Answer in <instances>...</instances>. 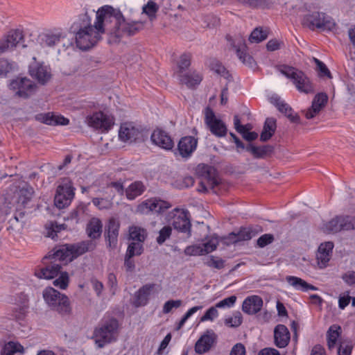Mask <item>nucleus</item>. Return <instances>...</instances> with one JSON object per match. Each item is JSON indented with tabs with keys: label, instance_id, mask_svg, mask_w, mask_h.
Instances as JSON below:
<instances>
[{
	"label": "nucleus",
	"instance_id": "obj_1",
	"mask_svg": "<svg viewBox=\"0 0 355 355\" xmlns=\"http://www.w3.org/2000/svg\"><path fill=\"white\" fill-rule=\"evenodd\" d=\"M102 13L105 15V27L110 35V40L114 42H119L125 35H134L142 26L139 22H126L121 12L110 6L106 5L100 8V18Z\"/></svg>",
	"mask_w": 355,
	"mask_h": 355
},
{
	"label": "nucleus",
	"instance_id": "obj_2",
	"mask_svg": "<svg viewBox=\"0 0 355 355\" xmlns=\"http://www.w3.org/2000/svg\"><path fill=\"white\" fill-rule=\"evenodd\" d=\"M100 18L99 9L96 12V18L94 26L89 25L80 28L76 33V43L78 49L87 50L95 45L101 38V35L106 30L105 27L104 14Z\"/></svg>",
	"mask_w": 355,
	"mask_h": 355
},
{
	"label": "nucleus",
	"instance_id": "obj_3",
	"mask_svg": "<svg viewBox=\"0 0 355 355\" xmlns=\"http://www.w3.org/2000/svg\"><path fill=\"white\" fill-rule=\"evenodd\" d=\"M119 328L118 321L114 318L103 319L99 325L95 328L94 338L98 348L115 341L117 338Z\"/></svg>",
	"mask_w": 355,
	"mask_h": 355
},
{
	"label": "nucleus",
	"instance_id": "obj_4",
	"mask_svg": "<svg viewBox=\"0 0 355 355\" xmlns=\"http://www.w3.org/2000/svg\"><path fill=\"white\" fill-rule=\"evenodd\" d=\"M277 70L290 79L300 92L310 94L314 92L311 80L303 71L288 65H279Z\"/></svg>",
	"mask_w": 355,
	"mask_h": 355
},
{
	"label": "nucleus",
	"instance_id": "obj_5",
	"mask_svg": "<svg viewBox=\"0 0 355 355\" xmlns=\"http://www.w3.org/2000/svg\"><path fill=\"white\" fill-rule=\"evenodd\" d=\"M43 297L51 309L64 315L71 312L68 297L52 287H48L43 291Z\"/></svg>",
	"mask_w": 355,
	"mask_h": 355
},
{
	"label": "nucleus",
	"instance_id": "obj_6",
	"mask_svg": "<svg viewBox=\"0 0 355 355\" xmlns=\"http://www.w3.org/2000/svg\"><path fill=\"white\" fill-rule=\"evenodd\" d=\"M10 191L13 193V195L10 198V196L8 194L6 201H8L9 209L15 207L17 211H20L26 207V204L31 200L33 193V189L28 185H25L21 188L12 187Z\"/></svg>",
	"mask_w": 355,
	"mask_h": 355
},
{
	"label": "nucleus",
	"instance_id": "obj_7",
	"mask_svg": "<svg viewBox=\"0 0 355 355\" xmlns=\"http://www.w3.org/2000/svg\"><path fill=\"white\" fill-rule=\"evenodd\" d=\"M196 173L200 179L197 190L201 193H205L209 189H213L218 184L216 171L212 166L200 164L197 166Z\"/></svg>",
	"mask_w": 355,
	"mask_h": 355
},
{
	"label": "nucleus",
	"instance_id": "obj_8",
	"mask_svg": "<svg viewBox=\"0 0 355 355\" xmlns=\"http://www.w3.org/2000/svg\"><path fill=\"white\" fill-rule=\"evenodd\" d=\"M87 125L101 133L108 132L114 124V118L102 112H95L89 114L85 118Z\"/></svg>",
	"mask_w": 355,
	"mask_h": 355
},
{
	"label": "nucleus",
	"instance_id": "obj_9",
	"mask_svg": "<svg viewBox=\"0 0 355 355\" xmlns=\"http://www.w3.org/2000/svg\"><path fill=\"white\" fill-rule=\"evenodd\" d=\"M166 220L171 223L175 230L182 233L191 235V222L188 211L175 208L168 212L166 216Z\"/></svg>",
	"mask_w": 355,
	"mask_h": 355
},
{
	"label": "nucleus",
	"instance_id": "obj_10",
	"mask_svg": "<svg viewBox=\"0 0 355 355\" xmlns=\"http://www.w3.org/2000/svg\"><path fill=\"white\" fill-rule=\"evenodd\" d=\"M75 188L69 178H64L58 186L54 198L55 205L59 209L68 207L75 196Z\"/></svg>",
	"mask_w": 355,
	"mask_h": 355
},
{
	"label": "nucleus",
	"instance_id": "obj_11",
	"mask_svg": "<svg viewBox=\"0 0 355 355\" xmlns=\"http://www.w3.org/2000/svg\"><path fill=\"white\" fill-rule=\"evenodd\" d=\"M304 22L311 30L332 31L336 26L333 19L324 12H314L304 18Z\"/></svg>",
	"mask_w": 355,
	"mask_h": 355
},
{
	"label": "nucleus",
	"instance_id": "obj_12",
	"mask_svg": "<svg viewBox=\"0 0 355 355\" xmlns=\"http://www.w3.org/2000/svg\"><path fill=\"white\" fill-rule=\"evenodd\" d=\"M8 86L16 96L23 98L30 97L36 89V85L27 78H16L10 81Z\"/></svg>",
	"mask_w": 355,
	"mask_h": 355
},
{
	"label": "nucleus",
	"instance_id": "obj_13",
	"mask_svg": "<svg viewBox=\"0 0 355 355\" xmlns=\"http://www.w3.org/2000/svg\"><path fill=\"white\" fill-rule=\"evenodd\" d=\"M355 228V218L349 216H339L331 219L323 226L327 233H336L341 230H351Z\"/></svg>",
	"mask_w": 355,
	"mask_h": 355
},
{
	"label": "nucleus",
	"instance_id": "obj_14",
	"mask_svg": "<svg viewBox=\"0 0 355 355\" xmlns=\"http://www.w3.org/2000/svg\"><path fill=\"white\" fill-rule=\"evenodd\" d=\"M205 123L214 136L223 137L227 135V128L225 123L218 119L214 111L209 107L205 110Z\"/></svg>",
	"mask_w": 355,
	"mask_h": 355
},
{
	"label": "nucleus",
	"instance_id": "obj_15",
	"mask_svg": "<svg viewBox=\"0 0 355 355\" xmlns=\"http://www.w3.org/2000/svg\"><path fill=\"white\" fill-rule=\"evenodd\" d=\"M29 64L30 76L42 85L46 84L51 78V70L49 66L42 62H37L35 57Z\"/></svg>",
	"mask_w": 355,
	"mask_h": 355
},
{
	"label": "nucleus",
	"instance_id": "obj_16",
	"mask_svg": "<svg viewBox=\"0 0 355 355\" xmlns=\"http://www.w3.org/2000/svg\"><path fill=\"white\" fill-rule=\"evenodd\" d=\"M171 205L159 198H153L147 199L140 203L137 207V212L141 214H148L150 212L162 214L169 209Z\"/></svg>",
	"mask_w": 355,
	"mask_h": 355
},
{
	"label": "nucleus",
	"instance_id": "obj_17",
	"mask_svg": "<svg viewBox=\"0 0 355 355\" xmlns=\"http://www.w3.org/2000/svg\"><path fill=\"white\" fill-rule=\"evenodd\" d=\"M141 130L132 122H125L121 124L119 130V139L124 143H132L141 136Z\"/></svg>",
	"mask_w": 355,
	"mask_h": 355
},
{
	"label": "nucleus",
	"instance_id": "obj_18",
	"mask_svg": "<svg viewBox=\"0 0 355 355\" xmlns=\"http://www.w3.org/2000/svg\"><path fill=\"white\" fill-rule=\"evenodd\" d=\"M152 143L166 150H171L174 147V142L169 134L159 128L153 130L150 136Z\"/></svg>",
	"mask_w": 355,
	"mask_h": 355
},
{
	"label": "nucleus",
	"instance_id": "obj_19",
	"mask_svg": "<svg viewBox=\"0 0 355 355\" xmlns=\"http://www.w3.org/2000/svg\"><path fill=\"white\" fill-rule=\"evenodd\" d=\"M236 40L237 43L233 42L232 45L235 49L237 56L243 64L252 67L254 65V60L247 53V46L245 40L242 37H239Z\"/></svg>",
	"mask_w": 355,
	"mask_h": 355
},
{
	"label": "nucleus",
	"instance_id": "obj_20",
	"mask_svg": "<svg viewBox=\"0 0 355 355\" xmlns=\"http://www.w3.org/2000/svg\"><path fill=\"white\" fill-rule=\"evenodd\" d=\"M291 340L288 329L284 324H279L274 329V343L278 348H285Z\"/></svg>",
	"mask_w": 355,
	"mask_h": 355
},
{
	"label": "nucleus",
	"instance_id": "obj_21",
	"mask_svg": "<svg viewBox=\"0 0 355 355\" xmlns=\"http://www.w3.org/2000/svg\"><path fill=\"white\" fill-rule=\"evenodd\" d=\"M198 145V140L193 137L186 136L180 139L178 149L182 157H189L195 151Z\"/></svg>",
	"mask_w": 355,
	"mask_h": 355
},
{
	"label": "nucleus",
	"instance_id": "obj_22",
	"mask_svg": "<svg viewBox=\"0 0 355 355\" xmlns=\"http://www.w3.org/2000/svg\"><path fill=\"white\" fill-rule=\"evenodd\" d=\"M263 306V300L258 295H251L243 302L242 310L248 315H254L261 311Z\"/></svg>",
	"mask_w": 355,
	"mask_h": 355
},
{
	"label": "nucleus",
	"instance_id": "obj_23",
	"mask_svg": "<svg viewBox=\"0 0 355 355\" xmlns=\"http://www.w3.org/2000/svg\"><path fill=\"white\" fill-rule=\"evenodd\" d=\"M22 38L23 35L21 31L12 30L9 31L6 37L0 42V53L15 47Z\"/></svg>",
	"mask_w": 355,
	"mask_h": 355
},
{
	"label": "nucleus",
	"instance_id": "obj_24",
	"mask_svg": "<svg viewBox=\"0 0 355 355\" xmlns=\"http://www.w3.org/2000/svg\"><path fill=\"white\" fill-rule=\"evenodd\" d=\"M270 100V102L277 107L278 110L284 114L291 121L296 123L299 121L298 116L294 114L293 110L289 105L282 101L279 96L276 94L272 95Z\"/></svg>",
	"mask_w": 355,
	"mask_h": 355
},
{
	"label": "nucleus",
	"instance_id": "obj_25",
	"mask_svg": "<svg viewBox=\"0 0 355 355\" xmlns=\"http://www.w3.org/2000/svg\"><path fill=\"white\" fill-rule=\"evenodd\" d=\"M36 119L49 125H65L69 123V120L68 119L61 114H56L53 112L37 114L36 116Z\"/></svg>",
	"mask_w": 355,
	"mask_h": 355
},
{
	"label": "nucleus",
	"instance_id": "obj_26",
	"mask_svg": "<svg viewBox=\"0 0 355 355\" xmlns=\"http://www.w3.org/2000/svg\"><path fill=\"white\" fill-rule=\"evenodd\" d=\"M333 248L334 243L331 241L320 244L317 253V260L320 268H322L327 266L330 260Z\"/></svg>",
	"mask_w": 355,
	"mask_h": 355
},
{
	"label": "nucleus",
	"instance_id": "obj_27",
	"mask_svg": "<svg viewBox=\"0 0 355 355\" xmlns=\"http://www.w3.org/2000/svg\"><path fill=\"white\" fill-rule=\"evenodd\" d=\"M154 286L153 284H148L139 288L135 293L133 305L136 307L146 305Z\"/></svg>",
	"mask_w": 355,
	"mask_h": 355
},
{
	"label": "nucleus",
	"instance_id": "obj_28",
	"mask_svg": "<svg viewBox=\"0 0 355 355\" xmlns=\"http://www.w3.org/2000/svg\"><path fill=\"white\" fill-rule=\"evenodd\" d=\"M328 101V96L325 93H319L316 94L313 100L311 107L306 111V117L308 119L313 118L326 105Z\"/></svg>",
	"mask_w": 355,
	"mask_h": 355
},
{
	"label": "nucleus",
	"instance_id": "obj_29",
	"mask_svg": "<svg viewBox=\"0 0 355 355\" xmlns=\"http://www.w3.org/2000/svg\"><path fill=\"white\" fill-rule=\"evenodd\" d=\"M19 301L13 308L12 317L17 320H21L26 315L28 309V297L24 293L19 295Z\"/></svg>",
	"mask_w": 355,
	"mask_h": 355
},
{
	"label": "nucleus",
	"instance_id": "obj_30",
	"mask_svg": "<svg viewBox=\"0 0 355 355\" xmlns=\"http://www.w3.org/2000/svg\"><path fill=\"white\" fill-rule=\"evenodd\" d=\"M342 329L338 324H333L329 327L327 332V342L329 349H334L341 336Z\"/></svg>",
	"mask_w": 355,
	"mask_h": 355
},
{
	"label": "nucleus",
	"instance_id": "obj_31",
	"mask_svg": "<svg viewBox=\"0 0 355 355\" xmlns=\"http://www.w3.org/2000/svg\"><path fill=\"white\" fill-rule=\"evenodd\" d=\"M286 279L288 284L296 290L302 291L304 292L317 290L315 286L308 284L306 282L300 277L295 276H287Z\"/></svg>",
	"mask_w": 355,
	"mask_h": 355
},
{
	"label": "nucleus",
	"instance_id": "obj_32",
	"mask_svg": "<svg viewBox=\"0 0 355 355\" xmlns=\"http://www.w3.org/2000/svg\"><path fill=\"white\" fill-rule=\"evenodd\" d=\"M73 252L69 245H64L56 249L52 255H49L55 260L69 262L73 259Z\"/></svg>",
	"mask_w": 355,
	"mask_h": 355
},
{
	"label": "nucleus",
	"instance_id": "obj_33",
	"mask_svg": "<svg viewBox=\"0 0 355 355\" xmlns=\"http://www.w3.org/2000/svg\"><path fill=\"white\" fill-rule=\"evenodd\" d=\"M202 76L196 71L187 73L180 77V81L189 88H194L202 81Z\"/></svg>",
	"mask_w": 355,
	"mask_h": 355
},
{
	"label": "nucleus",
	"instance_id": "obj_34",
	"mask_svg": "<svg viewBox=\"0 0 355 355\" xmlns=\"http://www.w3.org/2000/svg\"><path fill=\"white\" fill-rule=\"evenodd\" d=\"M145 189L146 187L143 182L135 181L131 183L125 190L126 198L130 200H132L141 196L144 192Z\"/></svg>",
	"mask_w": 355,
	"mask_h": 355
},
{
	"label": "nucleus",
	"instance_id": "obj_35",
	"mask_svg": "<svg viewBox=\"0 0 355 355\" xmlns=\"http://www.w3.org/2000/svg\"><path fill=\"white\" fill-rule=\"evenodd\" d=\"M61 266L58 263H53L49 266L42 268L35 272V275L40 279H51L56 277L60 272Z\"/></svg>",
	"mask_w": 355,
	"mask_h": 355
},
{
	"label": "nucleus",
	"instance_id": "obj_36",
	"mask_svg": "<svg viewBox=\"0 0 355 355\" xmlns=\"http://www.w3.org/2000/svg\"><path fill=\"white\" fill-rule=\"evenodd\" d=\"M89 216L88 205L80 203L76 209L70 214V219L74 220L76 223L85 221Z\"/></svg>",
	"mask_w": 355,
	"mask_h": 355
},
{
	"label": "nucleus",
	"instance_id": "obj_37",
	"mask_svg": "<svg viewBox=\"0 0 355 355\" xmlns=\"http://www.w3.org/2000/svg\"><path fill=\"white\" fill-rule=\"evenodd\" d=\"M119 223L115 219L112 218L107 225V239L110 247L115 246L119 235Z\"/></svg>",
	"mask_w": 355,
	"mask_h": 355
},
{
	"label": "nucleus",
	"instance_id": "obj_38",
	"mask_svg": "<svg viewBox=\"0 0 355 355\" xmlns=\"http://www.w3.org/2000/svg\"><path fill=\"white\" fill-rule=\"evenodd\" d=\"M276 130V121L273 118H267L264 123L263 130L260 135L262 141L269 140L274 135Z\"/></svg>",
	"mask_w": 355,
	"mask_h": 355
},
{
	"label": "nucleus",
	"instance_id": "obj_39",
	"mask_svg": "<svg viewBox=\"0 0 355 355\" xmlns=\"http://www.w3.org/2000/svg\"><path fill=\"white\" fill-rule=\"evenodd\" d=\"M214 339L210 335L205 334L202 336L195 345V350L198 354H203L209 350Z\"/></svg>",
	"mask_w": 355,
	"mask_h": 355
},
{
	"label": "nucleus",
	"instance_id": "obj_40",
	"mask_svg": "<svg viewBox=\"0 0 355 355\" xmlns=\"http://www.w3.org/2000/svg\"><path fill=\"white\" fill-rule=\"evenodd\" d=\"M24 347L17 341H9L3 345L1 355H14L16 353H23Z\"/></svg>",
	"mask_w": 355,
	"mask_h": 355
},
{
	"label": "nucleus",
	"instance_id": "obj_41",
	"mask_svg": "<svg viewBox=\"0 0 355 355\" xmlns=\"http://www.w3.org/2000/svg\"><path fill=\"white\" fill-rule=\"evenodd\" d=\"M246 150L250 152L255 158H263L272 152L273 147L269 145L257 147L250 144L246 147Z\"/></svg>",
	"mask_w": 355,
	"mask_h": 355
},
{
	"label": "nucleus",
	"instance_id": "obj_42",
	"mask_svg": "<svg viewBox=\"0 0 355 355\" xmlns=\"http://www.w3.org/2000/svg\"><path fill=\"white\" fill-rule=\"evenodd\" d=\"M87 232L88 236L92 239L99 237L102 232V223L98 218H92L87 225Z\"/></svg>",
	"mask_w": 355,
	"mask_h": 355
},
{
	"label": "nucleus",
	"instance_id": "obj_43",
	"mask_svg": "<svg viewBox=\"0 0 355 355\" xmlns=\"http://www.w3.org/2000/svg\"><path fill=\"white\" fill-rule=\"evenodd\" d=\"M71 252H73V259L84 254L92 248L93 245L90 241H83L81 243L69 245Z\"/></svg>",
	"mask_w": 355,
	"mask_h": 355
},
{
	"label": "nucleus",
	"instance_id": "obj_44",
	"mask_svg": "<svg viewBox=\"0 0 355 355\" xmlns=\"http://www.w3.org/2000/svg\"><path fill=\"white\" fill-rule=\"evenodd\" d=\"M64 36L62 33H46L41 36V40L44 44L48 46H53L58 44Z\"/></svg>",
	"mask_w": 355,
	"mask_h": 355
},
{
	"label": "nucleus",
	"instance_id": "obj_45",
	"mask_svg": "<svg viewBox=\"0 0 355 355\" xmlns=\"http://www.w3.org/2000/svg\"><path fill=\"white\" fill-rule=\"evenodd\" d=\"M130 239L136 242H143L146 236V232L144 229L137 226L130 227L129 229Z\"/></svg>",
	"mask_w": 355,
	"mask_h": 355
},
{
	"label": "nucleus",
	"instance_id": "obj_46",
	"mask_svg": "<svg viewBox=\"0 0 355 355\" xmlns=\"http://www.w3.org/2000/svg\"><path fill=\"white\" fill-rule=\"evenodd\" d=\"M231 236L235 237L234 242L248 241L251 239L254 235V232L248 227H242L237 234L232 233Z\"/></svg>",
	"mask_w": 355,
	"mask_h": 355
},
{
	"label": "nucleus",
	"instance_id": "obj_47",
	"mask_svg": "<svg viewBox=\"0 0 355 355\" xmlns=\"http://www.w3.org/2000/svg\"><path fill=\"white\" fill-rule=\"evenodd\" d=\"M268 37V32L261 28H256L250 34L249 41L251 43H259L266 40Z\"/></svg>",
	"mask_w": 355,
	"mask_h": 355
},
{
	"label": "nucleus",
	"instance_id": "obj_48",
	"mask_svg": "<svg viewBox=\"0 0 355 355\" xmlns=\"http://www.w3.org/2000/svg\"><path fill=\"white\" fill-rule=\"evenodd\" d=\"M243 322V317L239 311L234 312L232 316L227 317L225 320V325L230 327H238Z\"/></svg>",
	"mask_w": 355,
	"mask_h": 355
},
{
	"label": "nucleus",
	"instance_id": "obj_49",
	"mask_svg": "<svg viewBox=\"0 0 355 355\" xmlns=\"http://www.w3.org/2000/svg\"><path fill=\"white\" fill-rule=\"evenodd\" d=\"M157 10V5L153 1H149L147 4L143 7V12L148 15L150 21L155 19Z\"/></svg>",
	"mask_w": 355,
	"mask_h": 355
},
{
	"label": "nucleus",
	"instance_id": "obj_50",
	"mask_svg": "<svg viewBox=\"0 0 355 355\" xmlns=\"http://www.w3.org/2000/svg\"><path fill=\"white\" fill-rule=\"evenodd\" d=\"M182 304L180 300H170L166 301L162 307V313L164 314L169 313L173 309H176L181 306Z\"/></svg>",
	"mask_w": 355,
	"mask_h": 355
},
{
	"label": "nucleus",
	"instance_id": "obj_51",
	"mask_svg": "<svg viewBox=\"0 0 355 355\" xmlns=\"http://www.w3.org/2000/svg\"><path fill=\"white\" fill-rule=\"evenodd\" d=\"M92 203L99 209H108L112 205V200L103 198H94Z\"/></svg>",
	"mask_w": 355,
	"mask_h": 355
},
{
	"label": "nucleus",
	"instance_id": "obj_52",
	"mask_svg": "<svg viewBox=\"0 0 355 355\" xmlns=\"http://www.w3.org/2000/svg\"><path fill=\"white\" fill-rule=\"evenodd\" d=\"M143 247L141 243L139 242H132L128 245L127 250V257H132L135 255H139L142 253Z\"/></svg>",
	"mask_w": 355,
	"mask_h": 355
},
{
	"label": "nucleus",
	"instance_id": "obj_53",
	"mask_svg": "<svg viewBox=\"0 0 355 355\" xmlns=\"http://www.w3.org/2000/svg\"><path fill=\"white\" fill-rule=\"evenodd\" d=\"M234 125L236 130L240 133L243 137L252 128L250 124L241 125V120L238 115H235L234 117Z\"/></svg>",
	"mask_w": 355,
	"mask_h": 355
},
{
	"label": "nucleus",
	"instance_id": "obj_54",
	"mask_svg": "<svg viewBox=\"0 0 355 355\" xmlns=\"http://www.w3.org/2000/svg\"><path fill=\"white\" fill-rule=\"evenodd\" d=\"M218 245V239L216 238H211L208 239L207 241L203 243L202 246V250L203 251V254H208L214 251Z\"/></svg>",
	"mask_w": 355,
	"mask_h": 355
},
{
	"label": "nucleus",
	"instance_id": "obj_55",
	"mask_svg": "<svg viewBox=\"0 0 355 355\" xmlns=\"http://www.w3.org/2000/svg\"><path fill=\"white\" fill-rule=\"evenodd\" d=\"M202 308V306H195L191 309H189L186 313L182 316L181 320L179 321V322L177 324L176 329L178 330L182 328V327L184 325L187 320L192 316L194 313H196L198 311L200 310Z\"/></svg>",
	"mask_w": 355,
	"mask_h": 355
},
{
	"label": "nucleus",
	"instance_id": "obj_56",
	"mask_svg": "<svg viewBox=\"0 0 355 355\" xmlns=\"http://www.w3.org/2000/svg\"><path fill=\"white\" fill-rule=\"evenodd\" d=\"M172 233V228L168 225L163 227L159 232V236L157 238L158 244H163L168 239L170 238Z\"/></svg>",
	"mask_w": 355,
	"mask_h": 355
},
{
	"label": "nucleus",
	"instance_id": "obj_57",
	"mask_svg": "<svg viewBox=\"0 0 355 355\" xmlns=\"http://www.w3.org/2000/svg\"><path fill=\"white\" fill-rule=\"evenodd\" d=\"M210 67L211 69L216 72V73L224 77L228 76V71L219 61L216 60H211V62H210Z\"/></svg>",
	"mask_w": 355,
	"mask_h": 355
},
{
	"label": "nucleus",
	"instance_id": "obj_58",
	"mask_svg": "<svg viewBox=\"0 0 355 355\" xmlns=\"http://www.w3.org/2000/svg\"><path fill=\"white\" fill-rule=\"evenodd\" d=\"M218 311L217 307L211 306L208 309L205 314L200 318V322H204L206 321H214V320L218 317Z\"/></svg>",
	"mask_w": 355,
	"mask_h": 355
},
{
	"label": "nucleus",
	"instance_id": "obj_59",
	"mask_svg": "<svg viewBox=\"0 0 355 355\" xmlns=\"http://www.w3.org/2000/svg\"><path fill=\"white\" fill-rule=\"evenodd\" d=\"M313 61L316 64L319 76H327L328 78H331V73L324 62L315 58H313Z\"/></svg>",
	"mask_w": 355,
	"mask_h": 355
},
{
	"label": "nucleus",
	"instance_id": "obj_60",
	"mask_svg": "<svg viewBox=\"0 0 355 355\" xmlns=\"http://www.w3.org/2000/svg\"><path fill=\"white\" fill-rule=\"evenodd\" d=\"M53 284L61 289H65L69 284V275L67 272L60 273L58 278L54 280Z\"/></svg>",
	"mask_w": 355,
	"mask_h": 355
},
{
	"label": "nucleus",
	"instance_id": "obj_61",
	"mask_svg": "<svg viewBox=\"0 0 355 355\" xmlns=\"http://www.w3.org/2000/svg\"><path fill=\"white\" fill-rule=\"evenodd\" d=\"M205 263L207 266L216 269H222L225 266V261L223 259L214 256H210Z\"/></svg>",
	"mask_w": 355,
	"mask_h": 355
},
{
	"label": "nucleus",
	"instance_id": "obj_62",
	"mask_svg": "<svg viewBox=\"0 0 355 355\" xmlns=\"http://www.w3.org/2000/svg\"><path fill=\"white\" fill-rule=\"evenodd\" d=\"M236 301V297L235 295H232L216 303V307L219 309L231 308L234 306Z\"/></svg>",
	"mask_w": 355,
	"mask_h": 355
},
{
	"label": "nucleus",
	"instance_id": "obj_63",
	"mask_svg": "<svg viewBox=\"0 0 355 355\" xmlns=\"http://www.w3.org/2000/svg\"><path fill=\"white\" fill-rule=\"evenodd\" d=\"M184 254L188 256L203 255L201 244L187 246L184 250Z\"/></svg>",
	"mask_w": 355,
	"mask_h": 355
},
{
	"label": "nucleus",
	"instance_id": "obj_64",
	"mask_svg": "<svg viewBox=\"0 0 355 355\" xmlns=\"http://www.w3.org/2000/svg\"><path fill=\"white\" fill-rule=\"evenodd\" d=\"M352 345L349 342H341L338 348V355H351Z\"/></svg>",
	"mask_w": 355,
	"mask_h": 355
}]
</instances>
